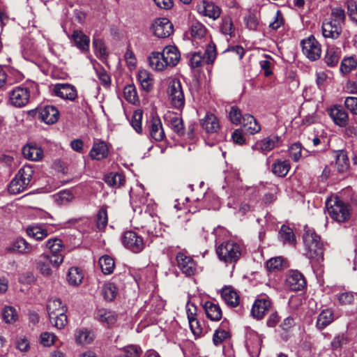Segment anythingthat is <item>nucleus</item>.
Segmentation results:
<instances>
[{
	"label": "nucleus",
	"instance_id": "nucleus-1",
	"mask_svg": "<svg viewBox=\"0 0 357 357\" xmlns=\"http://www.w3.org/2000/svg\"><path fill=\"white\" fill-rule=\"evenodd\" d=\"M306 256L312 266H320L324 261V243L314 229H307L303 235Z\"/></svg>",
	"mask_w": 357,
	"mask_h": 357
},
{
	"label": "nucleus",
	"instance_id": "nucleus-2",
	"mask_svg": "<svg viewBox=\"0 0 357 357\" xmlns=\"http://www.w3.org/2000/svg\"><path fill=\"white\" fill-rule=\"evenodd\" d=\"M243 252L242 245L232 241H225L216 248V253L220 261L226 264H235Z\"/></svg>",
	"mask_w": 357,
	"mask_h": 357
},
{
	"label": "nucleus",
	"instance_id": "nucleus-3",
	"mask_svg": "<svg viewBox=\"0 0 357 357\" xmlns=\"http://www.w3.org/2000/svg\"><path fill=\"white\" fill-rule=\"evenodd\" d=\"M47 310L52 324L58 329H62L67 324L66 307L59 298L50 299L47 304Z\"/></svg>",
	"mask_w": 357,
	"mask_h": 357
},
{
	"label": "nucleus",
	"instance_id": "nucleus-4",
	"mask_svg": "<svg viewBox=\"0 0 357 357\" xmlns=\"http://www.w3.org/2000/svg\"><path fill=\"white\" fill-rule=\"evenodd\" d=\"M34 170L30 165H25L18 171L8 185V191L11 194H19L31 185V180Z\"/></svg>",
	"mask_w": 357,
	"mask_h": 357
},
{
	"label": "nucleus",
	"instance_id": "nucleus-5",
	"mask_svg": "<svg viewBox=\"0 0 357 357\" xmlns=\"http://www.w3.org/2000/svg\"><path fill=\"white\" fill-rule=\"evenodd\" d=\"M326 206L330 217L337 222H344L349 220L351 216L349 205L338 197L328 199Z\"/></svg>",
	"mask_w": 357,
	"mask_h": 357
},
{
	"label": "nucleus",
	"instance_id": "nucleus-6",
	"mask_svg": "<svg viewBox=\"0 0 357 357\" xmlns=\"http://www.w3.org/2000/svg\"><path fill=\"white\" fill-rule=\"evenodd\" d=\"M167 95L172 107L178 110L183 109L185 106V95L179 79H173L169 82Z\"/></svg>",
	"mask_w": 357,
	"mask_h": 357
},
{
	"label": "nucleus",
	"instance_id": "nucleus-7",
	"mask_svg": "<svg viewBox=\"0 0 357 357\" xmlns=\"http://www.w3.org/2000/svg\"><path fill=\"white\" fill-rule=\"evenodd\" d=\"M121 240L123 245L133 253H140L145 248V242L142 236L133 231H124Z\"/></svg>",
	"mask_w": 357,
	"mask_h": 357
},
{
	"label": "nucleus",
	"instance_id": "nucleus-8",
	"mask_svg": "<svg viewBox=\"0 0 357 357\" xmlns=\"http://www.w3.org/2000/svg\"><path fill=\"white\" fill-rule=\"evenodd\" d=\"M46 248L50 251V258L52 259V266L54 268H58L63 263V244L59 238H51L46 242Z\"/></svg>",
	"mask_w": 357,
	"mask_h": 357
},
{
	"label": "nucleus",
	"instance_id": "nucleus-9",
	"mask_svg": "<svg viewBox=\"0 0 357 357\" xmlns=\"http://www.w3.org/2000/svg\"><path fill=\"white\" fill-rule=\"evenodd\" d=\"M303 54L310 61L318 60L321 54V45L313 36L303 39L301 42Z\"/></svg>",
	"mask_w": 357,
	"mask_h": 357
},
{
	"label": "nucleus",
	"instance_id": "nucleus-10",
	"mask_svg": "<svg viewBox=\"0 0 357 357\" xmlns=\"http://www.w3.org/2000/svg\"><path fill=\"white\" fill-rule=\"evenodd\" d=\"M50 90L52 94L63 100L74 101L78 96L75 86L68 83H58L54 84Z\"/></svg>",
	"mask_w": 357,
	"mask_h": 357
},
{
	"label": "nucleus",
	"instance_id": "nucleus-11",
	"mask_svg": "<svg viewBox=\"0 0 357 357\" xmlns=\"http://www.w3.org/2000/svg\"><path fill=\"white\" fill-rule=\"evenodd\" d=\"M30 99V91L27 87L17 86L9 93V101L16 107L26 105Z\"/></svg>",
	"mask_w": 357,
	"mask_h": 357
},
{
	"label": "nucleus",
	"instance_id": "nucleus-12",
	"mask_svg": "<svg viewBox=\"0 0 357 357\" xmlns=\"http://www.w3.org/2000/svg\"><path fill=\"white\" fill-rule=\"evenodd\" d=\"M153 34L160 38H167L174 30L173 24L166 17L157 18L151 25Z\"/></svg>",
	"mask_w": 357,
	"mask_h": 357
},
{
	"label": "nucleus",
	"instance_id": "nucleus-13",
	"mask_svg": "<svg viewBox=\"0 0 357 357\" xmlns=\"http://www.w3.org/2000/svg\"><path fill=\"white\" fill-rule=\"evenodd\" d=\"M177 266L186 276L194 275L197 272V264L194 259L183 252H178L176 257Z\"/></svg>",
	"mask_w": 357,
	"mask_h": 357
},
{
	"label": "nucleus",
	"instance_id": "nucleus-14",
	"mask_svg": "<svg viewBox=\"0 0 357 357\" xmlns=\"http://www.w3.org/2000/svg\"><path fill=\"white\" fill-rule=\"evenodd\" d=\"M328 114L333 123L340 127H346L349 123V114L340 105H335L328 109Z\"/></svg>",
	"mask_w": 357,
	"mask_h": 357
},
{
	"label": "nucleus",
	"instance_id": "nucleus-15",
	"mask_svg": "<svg viewBox=\"0 0 357 357\" xmlns=\"http://www.w3.org/2000/svg\"><path fill=\"white\" fill-rule=\"evenodd\" d=\"M271 307V302L270 299L266 296H261L255 301L251 314L257 319H261L270 310Z\"/></svg>",
	"mask_w": 357,
	"mask_h": 357
},
{
	"label": "nucleus",
	"instance_id": "nucleus-16",
	"mask_svg": "<svg viewBox=\"0 0 357 357\" xmlns=\"http://www.w3.org/2000/svg\"><path fill=\"white\" fill-rule=\"evenodd\" d=\"M286 284L291 291H298L305 288L306 281L301 273L291 270L287 277Z\"/></svg>",
	"mask_w": 357,
	"mask_h": 357
},
{
	"label": "nucleus",
	"instance_id": "nucleus-17",
	"mask_svg": "<svg viewBox=\"0 0 357 357\" xmlns=\"http://www.w3.org/2000/svg\"><path fill=\"white\" fill-rule=\"evenodd\" d=\"M197 9L200 14L213 20L218 19L222 13L221 8L212 1H203Z\"/></svg>",
	"mask_w": 357,
	"mask_h": 357
},
{
	"label": "nucleus",
	"instance_id": "nucleus-18",
	"mask_svg": "<svg viewBox=\"0 0 357 357\" xmlns=\"http://www.w3.org/2000/svg\"><path fill=\"white\" fill-rule=\"evenodd\" d=\"M33 250V247L22 238L14 240L10 245L6 248L8 252L20 255L30 254Z\"/></svg>",
	"mask_w": 357,
	"mask_h": 357
},
{
	"label": "nucleus",
	"instance_id": "nucleus-19",
	"mask_svg": "<svg viewBox=\"0 0 357 357\" xmlns=\"http://www.w3.org/2000/svg\"><path fill=\"white\" fill-rule=\"evenodd\" d=\"M109 147L107 144L102 140H97L93 142L89 155L93 160H101L107 158Z\"/></svg>",
	"mask_w": 357,
	"mask_h": 357
},
{
	"label": "nucleus",
	"instance_id": "nucleus-20",
	"mask_svg": "<svg viewBox=\"0 0 357 357\" xmlns=\"http://www.w3.org/2000/svg\"><path fill=\"white\" fill-rule=\"evenodd\" d=\"M149 135L157 142L163 140L165 137L162 122L158 116H153L149 122Z\"/></svg>",
	"mask_w": 357,
	"mask_h": 357
},
{
	"label": "nucleus",
	"instance_id": "nucleus-21",
	"mask_svg": "<svg viewBox=\"0 0 357 357\" xmlns=\"http://www.w3.org/2000/svg\"><path fill=\"white\" fill-rule=\"evenodd\" d=\"M59 116L58 109L52 105H47L39 109V119L47 124L55 123Z\"/></svg>",
	"mask_w": 357,
	"mask_h": 357
},
{
	"label": "nucleus",
	"instance_id": "nucleus-22",
	"mask_svg": "<svg viewBox=\"0 0 357 357\" xmlns=\"http://www.w3.org/2000/svg\"><path fill=\"white\" fill-rule=\"evenodd\" d=\"M148 235L150 237L162 236L164 229L157 215H150L145 226Z\"/></svg>",
	"mask_w": 357,
	"mask_h": 357
},
{
	"label": "nucleus",
	"instance_id": "nucleus-23",
	"mask_svg": "<svg viewBox=\"0 0 357 357\" xmlns=\"http://www.w3.org/2000/svg\"><path fill=\"white\" fill-rule=\"evenodd\" d=\"M22 154L26 159L31 161H38L43 157V151L36 143H30L24 146Z\"/></svg>",
	"mask_w": 357,
	"mask_h": 357
},
{
	"label": "nucleus",
	"instance_id": "nucleus-24",
	"mask_svg": "<svg viewBox=\"0 0 357 357\" xmlns=\"http://www.w3.org/2000/svg\"><path fill=\"white\" fill-rule=\"evenodd\" d=\"M279 143L280 138L278 136H269L257 142L252 148L261 152H267L278 146Z\"/></svg>",
	"mask_w": 357,
	"mask_h": 357
},
{
	"label": "nucleus",
	"instance_id": "nucleus-25",
	"mask_svg": "<svg viewBox=\"0 0 357 357\" xmlns=\"http://www.w3.org/2000/svg\"><path fill=\"white\" fill-rule=\"evenodd\" d=\"M342 32V25L331 20L325 21L322 24V33L325 38H337Z\"/></svg>",
	"mask_w": 357,
	"mask_h": 357
},
{
	"label": "nucleus",
	"instance_id": "nucleus-26",
	"mask_svg": "<svg viewBox=\"0 0 357 357\" xmlns=\"http://www.w3.org/2000/svg\"><path fill=\"white\" fill-rule=\"evenodd\" d=\"M168 67H174L180 60V53L175 46H167L161 52Z\"/></svg>",
	"mask_w": 357,
	"mask_h": 357
},
{
	"label": "nucleus",
	"instance_id": "nucleus-27",
	"mask_svg": "<svg viewBox=\"0 0 357 357\" xmlns=\"http://www.w3.org/2000/svg\"><path fill=\"white\" fill-rule=\"evenodd\" d=\"M244 131L249 135H254L261 130V126L255 117L249 114L243 115L241 124Z\"/></svg>",
	"mask_w": 357,
	"mask_h": 357
},
{
	"label": "nucleus",
	"instance_id": "nucleus-28",
	"mask_svg": "<svg viewBox=\"0 0 357 357\" xmlns=\"http://www.w3.org/2000/svg\"><path fill=\"white\" fill-rule=\"evenodd\" d=\"M72 38L75 46L83 52H88L89 50V38L82 31L75 30L72 34Z\"/></svg>",
	"mask_w": 357,
	"mask_h": 357
},
{
	"label": "nucleus",
	"instance_id": "nucleus-29",
	"mask_svg": "<svg viewBox=\"0 0 357 357\" xmlns=\"http://www.w3.org/2000/svg\"><path fill=\"white\" fill-rule=\"evenodd\" d=\"M222 297L225 303L231 307H235L240 303V297L238 293L231 287H225L222 289Z\"/></svg>",
	"mask_w": 357,
	"mask_h": 357
},
{
	"label": "nucleus",
	"instance_id": "nucleus-30",
	"mask_svg": "<svg viewBox=\"0 0 357 357\" xmlns=\"http://www.w3.org/2000/svg\"><path fill=\"white\" fill-rule=\"evenodd\" d=\"M96 319L108 326L113 325L117 320V314L110 310L101 308L96 311Z\"/></svg>",
	"mask_w": 357,
	"mask_h": 357
},
{
	"label": "nucleus",
	"instance_id": "nucleus-31",
	"mask_svg": "<svg viewBox=\"0 0 357 357\" xmlns=\"http://www.w3.org/2000/svg\"><path fill=\"white\" fill-rule=\"evenodd\" d=\"M202 126L208 133L217 132L220 128L219 121L213 114H207L202 120Z\"/></svg>",
	"mask_w": 357,
	"mask_h": 357
},
{
	"label": "nucleus",
	"instance_id": "nucleus-32",
	"mask_svg": "<svg viewBox=\"0 0 357 357\" xmlns=\"http://www.w3.org/2000/svg\"><path fill=\"white\" fill-rule=\"evenodd\" d=\"M206 316L212 321H219L222 318V310L218 304L211 301H206L204 305Z\"/></svg>",
	"mask_w": 357,
	"mask_h": 357
},
{
	"label": "nucleus",
	"instance_id": "nucleus-33",
	"mask_svg": "<svg viewBox=\"0 0 357 357\" xmlns=\"http://www.w3.org/2000/svg\"><path fill=\"white\" fill-rule=\"evenodd\" d=\"M52 259L49 255H42L37 260L36 267L40 273L44 276H50L52 274V270L50 267Z\"/></svg>",
	"mask_w": 357,
	"mask_h": 357
},
{
	"label": "nucleus",
	"instance_id": "nucleus-34",
	"mask_svg": "<svg viewBox=\"0 0 357 357\" xmlns=\"http://www.w3.org/2000/svg\"><path fill=\"white\" fill-rule=\"evenodd\" d=\"M334 314L331 309L323 310L319 314L316 326L319 330H323L334 321Z\"/></svg>",
	"mask_w": 357,
	"mask_h": 357
},
{
	"label": "nucleus",
	"instance_id": "nucleus-35",
	"mask_svg": "<svg viewBox=\"0 0 357 357\" xmlns=\"http://www.w3.org/2000/svg\"><path fill=\"white\" fill-rule=\"evenodd\" d=\"M148 61L150 67L155 70L161 71L168 67L161 52H152Z\"/></svg>",
	"mask_w": 357,
	"mask_h": 357
},
{
	"label": "nucleus",
	"instance_id": "nucleus-36",
	"mask_svg": "<svg viewBox=\"0 0 357 357\" xmlns=\"http://www.w3.org/2000/svg\"><path fill=\"white\" fill-rule=\"evenodd\" d=\"M335 165L340 173L346 172L349 168V160L345 151L340 150L336 152Z\"/></svg>",
	"mask_w": 357,
	"mask_h": 357
},
{
	"label": "nucleus",
	"instance_id": "nucleus-37",
	"mask_svg": "<svg viewBox=\"0 0 357 357\" xmlns=\"http://www.w3.org/2000/svg\"><path fill=\"white\" fill-rule=\"evenodd\" d=\"M84 278L82 270L77 267H71L68 272L67 280L72 286L79 285Z\"/></svg>",
	"mask_w": 357,
	"mask_h": 357
},
{
	"label": "nucleus",
	"instance_id": "nucleus-38",
	"mask_svg": "<svg viewBox=\"0 0 357 357\" xmlns=\"http://www.w3.org/2000/svg\"><path fill=\"white\" fill-rule=\"evenodd\" d=\"M289 169L290 164L288 160H278L272 165V172L280 177L285 176L289 172Z\"/></svg>",
	"mask_w": 357,
	"mask_h": 357
},
{
	"label": "nucleus",
	"instance_id": "nucleus-39",
	"mask_svg": "<svg viewBox=\"0 0 357 357\" xmlns=\"http://www.w3.org/2000/svg\"><path fill=\"white\" fill-rule=\"evenodd\" d=\"M105 182L111 187L119 188L125 183V177L122 174L110 172L105 176Z\"/></svg>",
	"mask_w": 357,
	"mask_h": 357
},
{
	"label": "nucleus",
	"instance_id": "nucleus-40",
	"mask_svg": "<svg viewBox=\"0 0 357 357\" xmlns=\"http://www.w3.org/2000/svg\"><path fill=\"white\" fill-rule=\"evenodd\" d=\"M219 29L220 31L225 36H229L230 38L234 36L235 29L233 21L228 15L222 17Z\"/></svg>",
	"mask_w": 357,
	"mask_h": 357
},
{
	"label": "nucleus",
	"instance_id": "nucleus-41",
	"mask_svg": "<svg viewBox=\"0 0 357 357\" xmlns=\"http://www.w3.org/2000/svg\"><path fill=\"white\" fill-rule=\"evenodd\" d=\"M74 198L75 196L70 190H61L54 195V202L59 206L66 205L71 202Z\"/></svg>",
	"mask_w": 357,
	"mask_h": 357
},
{
	"label": "nucleus",
	"instance_id": "nucleus-42",
	"mask_svg": "<svg viewBox=\"0 0 357 357\" xmlns=\"http://www.w3.org/2000/svg\"><path fill=\"white\" fill-rule=\"evenodd\" d=\"M138 80L144 90L149 91L151 89L153 79L149 72L146 70H140L138 73Z\"/></svg>",
	"mask_w": 357,
	"mask_h": 357
},
{
	"label": "nucleus",
	"instance_id": "nucleus-43",
	"mask_svg": "<svg viewBox=\"0 0 357 357\" xmlns=\"http://www.w3.org/2000/svg\"><path fill=\"white\" fill-rule=\"evenodd\" d=\"M168 119L169 126L174 132L179 136L183 135L185 133V128L182 119L174 114L169 116Z\"/></svg>",
	"mask_w": 357,
	"mask_h": 357
},
{
	"label": "nucleus",
	"instance_id": "nucleus-44",
	"mask_svg": "<svg viewBox=\"0 0 357 357\" xmlns=\"http://www.w3.org/2000/svg\"><path fill=\"white\" fill-rule=\"evenodd\" d=\"M280 240L283 243L292 244L295 241V236L291 228L286 225H282L279 231Z\"/></svg>",
	"mask_w": 357,
	"mask_h": 357
},
{
	"label": "nucleus",
	"instance_id": "nucleus-45",
	"mask_svg": "<svg viewBox=\"0 0 357 357\" xmlns=\"http://www.w3.org/2000/svg\"><path fill=\"white\" fill-rule=\"evenodd\" d=\"M99 264L104 274H110L114 268V261L108 255H105L99 259Z\"/></svg>",
	"mask_w": 357,
	"mask_h": 357
},
{
	"label": "nucleus",
	"instance_id": "nucleus-46",
	"mask_svg": "<svg viewBox=\"0 0 357 357\" xmlns=\"http://www.w3.org/2000/svg\"><path fill=\"white\" fill-rule=\"evenodd\" d=\"M26 233L29 236L38 241L43 240L48 235L47 231L41 226L29 227L26 229Z\"/></svg>",
	"mask_w": 357,
	"mask_h": 357
},
{
	"label": "nucleus",
	"instance_id": "nucleus-47",
	"mask_svg": "<svg viewBox=\"0 0 357 357\" xmlns=\"http://www.w3.org/2000/svg\"><path fill=\"white\" fill-rule=\"evenodd\" d=\"M340 59L339 52L333 47H328L325 55V62L330 67L335 66Z\"/></svg>",
	"mask_w": 357,
	"mask_h": 357
},
{
	"label": "nucleus",
	"instance_id": "nucleus-48",
	"mask_svg": "<svg viewBox=\"0 0 357 357\" xmlns=\"http://www.w3.org/2000/svg\"><path fill=\"white\" fill-rule=\"evenodd\" d=\"M76 341L79 344H90L93 340V335L86 329H79L75 333Z\"/></svg>",
	"mask_w": 357,
	"mask_h": 357
},
{
	"label": "nucleus",
	"instance_id": "nucleus-49",
	"mask_svg": "<svg viewBox=\"0 0 357 357\" xmlns=\"http://www.w3.org/2000/svg\"><path fill=\"white\" fill-rule=\"evenodd\" d=\"M190 33L194 38L200 39L206 33V27L199 22H195L190 27Z\"/></svg>",
	"mask_w": 357,
	"mask_h": 357
},
{
	"label": "nucleus",
	"instance_id": "nucleus-50",
	"mask_svg": "<svg viewBox=\"0 0 357 357\" xmlns=\"http://www.w3.org/2000/svg\"><path fill=\"white\" fill-rule=\"evenodd\" d=\"M284 259L282 257H275L266 262V268L270 272H275L283 268Z\"/></svg>",
	"mask_w": 357,
	"mask_h": 357
},
{
	"label": "nucleus",
	"instance_id": "nucleus-51",
	"mask_svg": "<svg viewBox=\"0 0 357 357\" xmlns=\"http://www.w3.org/2000/svg\"><path fill=\"white\" fill-rule=\"evenodd\" d=\"M123 95L125 99L132 104H135L138 101L137 91L134 85H127L124 87Z\"/></svg>",
	"mask_w": 357,
	"mask_h": 357
},
{
	"label": "nucleus",
	"instance_id": "nucleus-52",
	"mask_svg": "<svg viewBox=\"0 0 357 357\" xmlns=\"http://www.w3.org/2000/svg\"><path fill=\"white\" fill-rule=\"evenodd\" d=\"M108 222L107 212L105 207L102 206L98 211L96 219V226L99 230H103Z\"/></svg>",
	"mask_w": 357,
	"mask_h": 357
},
{
	"label": "nucleus",
	"instance_id": "nucleus-53",
	"mask_svg": "<svg viewBox=\"0 0 357 357\" xmlns=\"http://www.w3.org/2000/svg\"><path fill=\"white\" fill-rule=\"evenodd\" d=\"M123 354L119 356L122 357H139L142 354V349L137 345H128L123 348Z\"/></svg>",
	"mask_w": 357,
	"mask_h": 357
},
{
	"label": "nucleus",
	"instance_id": "nucleus-54",
	"mask_svg": "<svg viewBox=\"0 0 357 357\" xmlns=\"http://www.w3.org/2000/svg\"><path fill=\"white\" fill-rule=\"evenodd\" d=\"M357 66V61L353 57L344 59L341 62L340 70L344 74H347L354 70Z\"/></svg>",
	"mask_w": 357,
	"mask_h": 357
},
{
	"label": "nucleus",
	"instance_id": "nucleus-55",
	"mask_svg": "<svg viewBox=\"0 0 357 357\" xmlns=\"http://www.w3.org/2000/svg\"><path fill=\"white\" fill-rule=\"evenodd\" d=\"M243 115L237 106H232L229 112V119L235 125H241L243 121Z\"/></svg>",
	"mask_w": 357,
	"mask_h": 357
},
{
	"label": "nucleus",
	"instance_id": "nucleus-56",
	"mask_svg": "<svg viewBox=\"0 0 357 357\" xmlns=\"http://www.w3.org/2000/svg\"><path fill=\"white\" fill-rule=\"evenodd\" d=\"M2 315L3 320L8 324L15 322L17 318L15 309L11 306L5 307L3 310Z\"/></svg>",
	"mask_w": 357,
	"mask_h": 357
},
{
	"label": "nucleus",
	"instance_id": "nucleus-57",
	"mask_svg": "<svg viewBox=\"0 0 357 357\" xmlns=\"http://www.w3.org/2000/svg\"><path fill=\"white\" fill-rule=\"evenodd\" d=\"M102 295L106 301H111L114 300L116 296V287L112 283L105 284L102 289Z\"/></svg>",
	"mask_w": 357,
	"mask_h": 357
},
{
	"label": "nucleus",
	"instance_id": "nucleus-58",
	"mask_svg": "<svg viewBox=\"0 0 357 357\" xmlns=\"http://www.w3.org/2000/svg\"><path fill=\"white\" fill-rule=\"evenodd\" d=\"M289 155L291 158L297 162L302 156L303 149L301 143L296 142L293 144L289 149Z\"/></svg>",
	"mask_w": 357,
	"mask_h": 357
},
{
	"label": "nucleus",
	"instance_id": "nucleus-59",
	"mask_svg": "<svg viewBox=\"0 0 357 357\" xmlns=\"http://www.w3.org/2000/svg\"><path fill=\"white\" fill-rule=\"evenodd\" d=\"M142 112L141 110H137L133 113L131 119V125L132 128L136 130L138 133H142Z\"/></svg>",
	"mask_w": 357,
	"mask_h": 357
},
{
	"label": "nucleus",
	"instance_id": "nucleus-60",
	"mask_svg": "<svg viewBox=\"0 0 357 357\" xmlns=\"http://www.w3.org/2000/svg\"><path fill=\"white\" fill-rule=\"evenodd\" d=\"M331 21L334 22H338L340 25L344 23L345 13L343 9L341 8H335L332 9L331 11Z\"/></svg>",
	"mask_w": 357,
	"mask_h": 357
},
{
	"label": "nucleus",
	"instance_id": "nucleus-61",
	"mask_svg": "<svg viewBox=\"0 0 357 357\" xmlns=\"http://www.w3.org/2000/svg\"><path fill=\"white\" fill-rule=\"evenodd\" d=\"M344 106L353 115L357 116V97L349 96L344 100Z\"/></svg>",
	"mask_w": 357,
	"mask_h": 357
},
{
	"label": "nucleus",
	"instance_id": "nucleus-62",
	"mask_svg": "<svg viewBox=\"0 0 357 357\" xmlns=\"http://www.w3.org/2000/svg\"><path fill=\"white\" fill-rule=\"evenodd\" d=\"M205 61L208 64L213 63L216 58V47L215 44H209L205 51L204 56Z\"/></svg>",
	"mask_w": 357,
	"mask_h": 357
},
{
	"label": "nucleus",
	"instance_id": "nucleus-63",
	"mask_svg": "<svg viewBox=\"0 0 357 357\" xmlns=\"http://www.w3.org/2000/svg\"><path fill=\"white\" fill-rule=\"evenodd\" d=\"M347 337L344 334L336 335L331 341V346L333 350L340 349L344 344H347Z\"/></svg>",
	"mask_w": 357,
	"mask_h": 357
},
{
	"label": "nucleus",
	"instance_id": "nucleus-64",
	"mask_svg": "<svg viewBox=\"0 0 357 357\" xmlns=\"http://www.w3.org/2000/svg\"><path fill=\"white\" fill-rule=\"evenodd\" d=\"M347 13L350 19L357 23V5L354 0L347 1Z\"/></svg>",
	"mask_w": 357,
	"mask_h": 357
}]
</instances>
